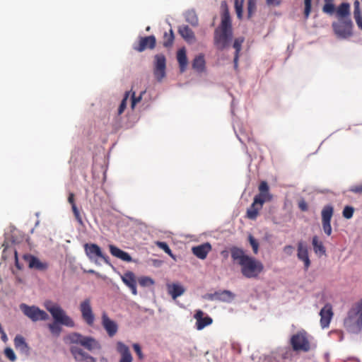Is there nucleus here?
Returning a JSON list of instances; mask_svg holds the SVG:
<instances>
[{
  "mask_svg": "<svg viewBox=\"0 0 362 362\" xmlns=\"http://www.w3.org/2000/svg\"><path fill=\"white\" fill-rule=\"evenodd\" d=\"M235 8L237 16L239 18H242L243 13V0H235Z\"/></svg>",
  "mask_w": 362,
  "mask_h": 362,
  "instance_id": "a18cd8bd",
  "label": "nucleus"
},
{
  "mask_svg": "<svg viewBox=\"0 0 362 362\" xmlns=\"http://www.w3.org/2000/svg\"><path fill=\"white\" fill-rule=\"evenodd\" d=\"M349 190L356 194H362V184L354 185L351 187Z\"/></svg>",
  "mask_w": 362,
  "mask_h": 362,
  "instance_id": "5fc2aeb1",
  "label": "nucleus"
},
{
  "mask_svg": "<svg viewBox=\"0 0 362 362\" xmlns=\"http://www.w3.org/2000/svg\"><path fill=\"white\" fill-rule=\"evenodd\" d=\"M256 10V0H248L247 2V16L251 18Z\"/></svg>",
  "mask_w": 362,
  "mask_h": 362,
  "instance_id": "58836bf2",
  "label": "nucleus"
},
{
  "mask_svg": "<svg viewBox=\"0 0 362 362\" xmlns=\"http://www.w3.org/2000/svg\"><path fill=\"white\" fill-rule=\"evenodd\" d=\"M334 209L331 205H326L323 207L322 215V225L325 233L329 236L332 234L331 219L333 216Z\"/></svg>",
  "mask_w": 362,
  "mask_h": 362,
  "instance_id": "9b49d317",
  "label": "nucleus"
},
{
  "mask_svg": "<svg viewBox=\"0 0 362 362\" xmlns=\"http://www.w3.org/2000/svg\"><path fill=\"white\" fill-rule=\"evenodd\" d=\"M45 308L51 314L54 320V323L48 325L49 331L54 335L59 336L62 332V327L59 324L68 327H74L75 322L71 317L66 315V312L57 303L52 301H46Z\"/></svg>",
  "mask_w": 362,
  "mask_h": 362,
  "instance_id": "f03ea898",
  "label": "nucleus"
},
{
  "mask_svg": "<svg viewBox=\"0 0 362 362\" xmlns=\"http://www.w3.org/2000/svg\"><path fill=\"white\" fill-rule=\"evenodd\" d=\"M217 30L230 31L232 32L231 21L229 12L226 9L221 16V23Z\"/></svg>",
  "mask_w": 362,
  "mask_h": 362,
  "instance_id": "a878e982",
  "label": "nucleus"
},
{
  "mask_svg": "<svg viewBox=\"0 0 362 362\" xmlns=\"http://www.w3.org/2000/svg\"><path fill=\"white\" fill-rule=\"evenodd\" d=\"M70 352L75 361L78 362H97L96 359L77 346H71Z\"/></svg>",
  "mask_w": 362,
  "mask_h": 362,
  "instance_id": "4468645a",
  "label": "nucleus"
},
{
  "mask_svg": "<svg viewBox=\"0 0 362 362\" xmlns=\"http://www.w3.org/2000/svg\"><path fill=\"white\" fill-rule=\"evenodd\" d=\"M14 346L16 349L21 351L22 353H29V346L26 343L24 337L21 335L16 336V337L14 338Z\"/></svg>",
  "mask_w": 362,
  "mask_h": 362,
  "instance_id": "c756f323",
  "label": "nucleus"
},
{
  "mask_svg": "<svg viewBox=\"0 0 362 362\" xmlns=\"http://www.w3.org/2000/svg\"><path fill=\"white\" fill-rule=\"evenodd\" d=\"M132 346H133V349H134L135 353L136 354V355L138 356V358L140 361H142L144 358V355L142 353V350H141L140 345L139 344H134L132 345Z\"/></svg>",
  "mask_w": 362,
  "mask_h": 362,
  "instance_id": "de8ad7c7",
  "label": "nucleus"
},
{
  "mask_svg": "<svg viewBox=\"0 0 362 362\" xmlns=\"http://www.w3.org/2000/svg\"><path fill=\"white\" fill-rule=\"evenodd\" d=\"M211 250V245L209 243H206L198 246L193 247L192 251L197 257L201 259H204Z\"/></svg>",
  "mask_w": 362,
  "mask_h": 362,
  "instance_id": "412c9836",
  "label": "nucleus"
},
{
  "mask_svg": "<svg viewBox=\"0 0 362 362\" xmlns=\"http://www.w3.org/2000/svg\"><path fill=\"white\" fill-rule=\"evenodd\" d=\"M1 334V339L4 341H7V336L4 332V330L3 329V332H0Z\"/></svg>",
  "mask_w": 362,
  "mask_h": 362,
  "instance_id": "e2e57ef3",
  "label": "nucleus"
},
{
  "mask_svg": "<svg viewBox=\"0 0 362 362\" xmlns=\"http://www.w3.org/2000/svg\"><path fill=\"white\" fill-rule=\"evenodd\" d=\"M297 257L304 264L305 270H308L310 266L308 247L305 242L300 240L297 243Z\"/></svg>",
  "mask_w": 362,
  "mask_h": 362,
  "instance_id": "f8f14e48",
  "label": "nucleus"
},
{
  "mask_svg": "<svg viewBox=\"0 0 362 362\" xmlns=\"http://www.w3.org/2000/svg\"><path fill=\"white\" fill-rule=\"evenodd\" d=\"M71 209H72V211L74 213V215L76 219L81 225H82L83 224L82 218H81V216L80 214V212H79L76 204H73V205L71 206Z\"/></svg>",
  "mask_w": 362,
  "mask_h": 362,
  "instance_id": "49530a36",
  "label": "nucleus"
},
{
  "mask_svg": "<svg viewBox=\"0 0 362 362\" xmlns=\"http://www.w3.org/2000/svg\"><path fill=\"white\" fill-rule=\"evenodd\" d=\"M24 259L28 262V266L31 269L39 271H45L47 269L48 265L46 262H41L37 257L31 255H25Z\"/></svg>",
  "mask_w": 362,
  "mask_h": 362,
  "instance_id": "a211bd4d",
  "label": "nucleus"
},
{
  "mask_svg": "<svg viewBox=\"0 0 362 362\" xmlns=\"http://www.w3.org/2000/svg\"><path fill=\"white\" fill-rule=\"evenodd\" d=\"M355 20L358 26L362 30V17L361 16L358 18H356Z\"/></svg>",
  "mask_w": 362,
  "mask_h": 362,
  "instance_id": "052dcab7",
  "label": "nucleus"
},
{
  "mask_svg": "<svg viewBox=\"0 0 362 362\" xmlns=\"http://www.w3.org/2000/svg\"><path fill=\"white\" fill-rule=\"evenodd\" d=\"M109 248L110 252L112 256L117 257L127 262H132V257L127 252L122 250L121 249L118 248L117 247L113 245H110Z\"/></svg>",
  "mask_w": 362,
  "mask_h": 362,
  "instance_id": "5701e85b",
  "label": "nucleus"
},
{
  "mask_svg": "<svg viewBox=\"0 0 362 362\" xmlns=\"http://www.w3.org/2000/svg\"><path fill=\"white\" fill-rule=\"evenodd\" d=\"M311 1L312 0H304L305 10L304 16L305 18H308L311 11Z\"/></svg>",
  "mask_w": 362,
  "mask_h": 362,
  "instance_id": "09e8293b",
  "label": "nucleus"
},
{
  "mask_svg": "<svg viewBox=\"0 0 362 362\" xmlns=\"http://www.w3.org/2000/svg\"><path fill=\"white\" fill-rule=\"evenodd\" d=\"M101 324L110 337H113L118 331V325L111 320L107 313L103 312L101 316Z\"/></svg>",
  "mask_w": 362,
  "mask_h": 362,
  "instance_id": "ddd939ff",
  "label": "nucleus"
},
{
  "mask_svg": "<svg viewBox=\"0 0 362 362\" xmlns=\"http://www.w3.org/2000/svg\"><path fill=\"white\" fill-rule=\"evenodd\" d=\"M117 351L120 355L119 362H132L133 357L130 352L129 348L122 341L117 343Z\"/></svg>",
  "mask_w": 362,
  "mask_h": 362,
  "instance_id": "6ab92c4d",
  "label": "nucleus"
},
{
  "mask_svg": "<svg viewBox=\"0 0 362 362\" xmlns=\"http://www.w3.org/2000/svg\"><path fill=\"white\" fill-rule=\"evenodd\" d=\"M68 202L71 206L73 205V204H75L74 193L70 192L69 194Z\"/></svg>",
  "mask_w": 362,
  "mask_h": 362,
  "instance_id": "bf43d9fd",
  "label": "nucleus"
},
{
  "mask_svg": "<svg viewBox=\"0 0 362 362\" xmlns=\"http://www.w3.org/2000/svg\"><path fill=\"white\" fill-rule=\"evenodd\" d=\"M268 6H278L281 4V0H266Z\"/></svg>",
  "mask_w": 362,
  "mask_h": 362,
  "instance_id": "6e6d98bb",
  "label": "nucleus"
},
{
  "mask_svg": "<svg viewBox=\"0 0 362 362\" xmlns=\"http://www.w3.org/2000/svg\"><path fill=\"white\" fill-rule=\"evenodd\" d=\"M20 309L26 317L33 322L47 320L49 318V315L45 311L35 305L22 303L20 305Z\"/></svg>",
  "mask_w": 362,
  "mask_h": 362,
  "instance_id": "423d86ee",
  "label": "nucleus"
},
{
  "mask_svg": "<svg viewBox=\"0 0 362 362\" xmlns=\"http://www.w3.org/2000/svg\"><path fill=\"white\" fill-rule=\"evenodd\" d=\"M122 281L131 289L134 295L137 294L136 281L135 275L132 272H127L122 276Z\"/></svg>",
  "mask_w": 362,
  "mask_h": 362,
  "instance_id": "4be33fe9",
  "label": "nucleus"
},
{
  "mask_svg": "<svg viewBox=\"0 0 362 362\" xmlns=\"http://www.w3.org/2000/svg\"><path fill=\"white\" fill-rule=\"evenodd\" d=\"M214 296L217 300L221 301H230L234 298V294L228 290L216 292Z\"/></svg>",
  "mask_w": 362,
  "mask_h": 362,
  "instance_id": "2f4dec72",
  "label": "nucleus"
},
{
  "mask_svg": "<svg viewBox=\"0 0 362 362\" xmlns=\"http://www.w3.org/2000/svg\"><path fill=\"white\" fill-rule=\"evenodd\" d=\"M335 34L341 38H346L352 34V22L349 18L340 19L337 23H332Z\"/></svg>",
  "mask_w": 362,
  "mask_h": 362,
  "instance_id": "6e6552de",
  "label": "nucleus"
},
{
  "mask_svg": "<svg viewBox=\"0 0 362 362\" xmlns=\"http://www.w3.org/2000/svg\"><path fill=\"white\" fill-rule=\"evenodd\" d=\"M354 212V208L351 206H346L342 211V215L345 218L349 219L352 218Z\"/></svg>",
  "mask_w": 362,
  "mask_h": 362,
  "instance_id": "37998d69",
  "label": "nucleus"
},
{
  "mask_svg": "<svg viewBox=\"0 0 362 362\" xmlns=\"http://www.w3.org/2000/svg\"><path fill=\"white\" fill-rule=\"evenodd\" d=\"M312 245L313 247L314 252L321 257L326 254V249L323 245V243L320 240L318 236L314 235L312 238Z\"/></svg>",
  "mask_w": 362,
  "mask_h": 362,
  "instance_id": "cd10ccee",
  "label": "nucleus"
},
{
  "mask_svg": "<svg viewBox=\"0 0 362 362\" xmlns=\"http://www.w3.org/2000/svg\"><path fill=\"white\" fill-rule=\"evenodd\" d=\"M298 206L300 209V210L303 211H305L308 210V204L304 201H302V202H299Z\"/></svg>",
  "mask_w": 362,
  "mask_h": 362,
  "instance_id": "13d9d810",
  "label": "nucleus"
},
{
  "mask_svg": "<svg viewBox=\"0 0 362 362\" xmlns=\"http://www.w3.org/2000/svg\"><path fill=\"white\" fill-rule=\"evenodd\" d=\"M153 74L157 81H161L165 77L166 59L164 54H158L154 57Z\"/></svg>",
  "mask_w": 362,
  "mask_h": 362,
  "instance_id": "9d476101",
  "label": "nucleus"
},
{
  "mask_svg": "<svg viewBox=\"0 0 362 362\" xmlns=\"http://www.w3.org/2000/svg\"><path fill=\"white\" fill-rule=\"evenodd\" d=\"M167 287L168 293L174 300L185 293L184 287L178 284H168Z\"/></svg>",
  "mask_w": 362,
  "mask_h": 362,
  "instance_id": "c85d7f7f",
  "label": "nucleus"
},
{
  "mask_svg": "<svg viewBox=\"0 0 362 362\" xmlns=\"http://www.w3.org/2000/svg\"><path fill=\"white\" fill-rule=\"evenodd\" d=\"M230 255L233 261L240 266L242 274L247 279L257 278L264 270L260 261L248 256L241 248L233 247Z\"/></svg>",
  "mask_w": 362,
  "mask_h": 362,
  "instance_id": "f257e3e1",
  "label": "nucleus"
},
{
  "mask_svg": "<svg viewBox=\"0 0 362 362\" xmlns=\"http://www.w3.org/2000/svg\"><path fill=\"white\" fill-rule=\"evenodd\" d=\"M344 326L349 332L358 334L362 329V298L356 302L344 320Z\"/></svg>",
  "mask_w": 362,
  "mask_h": 362,
  "instance_id": "7ed1b4c3",
  "label": "nucleus"
},
{
  "mask_svg": "<svg viewBox=\"0 0 362 362\" xmlns=\"http://www.w3.org/2000/svg\"><path fill=\"white\" fill-rule=\"evenodd\" d=\"M192 66V69L198 73L204 72L206 68L204 55L203 54H199L196 56L193 59Z\"/></svg>",
  "mask_w": 362,
  "mask_h": 362,
  "instance_id": "b1692460",
  "label": "nucleus"
},
{
  "mask_svg": "<svg viewBox=\"0 0 362 362\" xmlns=\"http://www.w3.org/2000/svg\"><path fill=\"white\" fill-rule=\"evenodd\" d=\"M194 318L196 320L195 326L197 330H202L213 322L212 318L207 315L204 316V313L201 310H196Z\"/></svg>",
  "mask_w": 362,
  "mask_h": 362,
  "instance_id": "2eb2a0df",
  "label": "nucleus"
},
{
  "mask_svg": "<svg viewBox=\"0 0 362 362\" xmlns=\"http://www.w3.org/2000/svg\"><path fill=\"white\" fill-rule=\"evenodd\" d=\"M326 2H332V0H325Z\"/></svg>",
  "mask_w": 362,
  "mask_h": 362,
  "instance_id": "0e129e2a",
  "label": "nucleus"
},
{
  "mask_svg": "<svg viewBox=\"0 0 362 362\" xmlns=\"http://www.w3.org/2000/svg\"><path fill=\"white\" fill-rule=\"evenodd\" d=\"M272 199V195L270 194H265L259 192L254 198L255 203H258L260 205H263L265 202H269Z\"/></svg>",
  "mask_w": 362,
  "mask_h": 362,
  "instance_id": "c9c22d12",
  "label": "nucleus"
},
{
  "mask_svg": "<svg viewBox=\"0 0 362 362\" xmlns=\"http://www.w3.org/2000/svg\"><path fill=\"white\" fill-rule=\"evenodd\" d=\"M293 251V247L292 245H286L284 247V252L288 255H291Z\"/></svg>",
  "mask_w": 362,
  "mask_h": 362,
  "instance_id": "4d7b16f0",
  "label": "nucleus"
},
{
  "mask_svg": "<svg viewBox=\"0 0 362 362\" xmlns=\"http://www.w3.org/2000/svg\"><path fill=\"white\" fill-rule=\"evenodd\" d=\"M325 13H332L334 11V6L331 2H326L322 8Z\"/></svg>",
  "mask_w": 362,
  "mask_h": 362,
  "instance_id": "3c124183",
  "label": "nucleus"
},
{
  "mask_svg": "<svg viewBox=\"0 0 362 362\" xmlns=\"http://www.w3.org/2000/svg\"><path fill=\"white\" fill-rule=\"evenodd\" d=\"M65 341L71 344L81 345L89 351L100 350V342L93 337L83 336L78 332H72L65 338Z\"/></svg>",
  "mask_w": 362,
  "mask_h": 362,
  "instance_id": "20e7f679",
  "label": "nucleus"
},
{
  "mask_svg": "<svg viewBox=\"0 0 362 362\" xmlns=\"http://www.w3.org/2000/svg\"><path fill=\"white\" fill-rule=\"evenodd\" d=\"M244 41L243 37L236 38L233 42V47L235 49V53L234 56V66L236 69L238 67V61L239 58V52L241 50L242 44Z\"/></svg>",
  "mask_w": 362,
  "mask_h": 362,
  "instance_id": "473e14b6",
  "label": "nucleus"
},
{
  "mask_svg": "<svg viewBox=\"0 0 362 362\" xmlns=\"http://www.w3.org/2000/svg\"><path fill=\"white\" fill-rule=\"evenodd\" d=\"M178 33L187 42H192L195 40V35L188 25H182L178 28Z\"/></svg>",
  "mask_w": 362,
  "mask_h": 362,
  "instance_id": "393cba45",
  "label": "nucleus"
},
{
  "mask_svg": "<svg viewBox=\"0 0 362 362\" xmlns=\"http://www.w3.org/2000/svg\"><path fill=\"white\" fill-rule=\"evenodd\" d=\"M79 310L84 322L88 326H93L95 321V315L91 306V300L90 298H86L81 301L79 305Z\"/></svg>",
  "mask_w": 362,
  "mask_h": 362,
  "instance_id": "1a4fd4ad",
  "label": "nucleus"
},
{
  "mask_svg": "<svg viewBox=\"0 0 362 362\" xmlns=\"http://www.w3.org/2000/svg\"><path fill=\"white\" fill-rule=\"evenodd\" d=\"M4 354L6 357L12 362H14L16 360V356L13 350L10 347H6L4 349Z\"/></svg>",
  "mask_w": 362,
  "mask_h": 362,
  "instance_id": "c03bdc74",
  "label": "nucleus"
},
{
  "mask_svg": "<svg viewBox=\"0 0 362 362\" xmlns=\"http://www.w3.org/2000/svg\"><path fill=\"white\" fill-rule=\"evenodd\" d=\"M185 20L193 26L198 25V18L194 11H188L186 13Z\"/></svg>",
  "mask_w": 362,
  "mask_h": 362,
  "instance_id": "e433bc0d",
  "label": "nucleus"
},
{
  "mask_svg": "<svg viewBox=\"0 0 362 362\" xmlns=\"http://www.w3.org/2000/svg\"><path fill=\"white\" fill-rule=\"evenodd\" d=\"M248 240L250 244V245L252 247V250L254 254H257L259 250V243L258 241L252 235H249L248 236Z\"/></svg>",
  "mask_w": 362,
  "mask_h": 362,
  "instance_id": "a19ab883",
  "label": "nucleus"
},
{
  "mask_svg": "<svg viewBox=\"0 0 362 362\" xmlns=\"http://www.w3.org/2000/svg\"><path fill=\"white\" fill-rule=\"evenodd\" d=\"M156 45V40L154 35L140 37L139 44L134 47V49L139 52L146 49H153Z\"/></svg>",
  "mask_w": 362,
  "mask_h": 362,
  "instance_id": "dca6fc26",
  "label": "nucleus"
},
{
  "mask_svg": "<svg viewBox=\"0 0 362 362\" xmlns=\"http://www.w3.org/2000/svg\"><path fill=\"white\" fill-rule=\"evenodd\" d=\"M290 343L295 351L308 352L310 349V344L305 331H300L293 334L291 338Z\"/></svg>",
  "mask_w": 362,
  "mask_h": 362,
  "instance_id": "39448f33",
  "label": "nucleus"
},
{
  "mask_svg": "<svg viewBox=\"0 0 362 362\" xmlns=\"http://www.w3.org/2000/svg\"><path fill=\"white\" fill-rule=\"evenodd\" d=\"M86 255L89 259H92L95 257H100L107 262V257L103 254L100 247L96 244L86 243L84 245Z\"/></svg>",
  "mask_w": 362,
  "mask_h": 362,
  "instance_id": "f3484780",
  "label": "nucleus"
},
{
  "mask_svg": "<svg viewBox=\"0 0 362 362\" xmlns=\"http://www.w3.org/2000/svg\"><path fill=\"white\" fill-rule=\"evenodd\" d=\"M174 33L172 29H170L169 33L165 32L163 35V45L165 47H170L174 42Z\"/></svg>",
  "mask_w": 362,
  "mask_h": 362,
  "instance_id": "72a5a7b5",
  "label": "nucleus"
},
{
  "mask_svg": "<svg viewBox=\"0 0 362 362\" xmlns=\"http://www.w3.org/2000/svg\"><path fill=\"white\" fill-rule=\"evenodd\" d=\"M354 16L355 19L361 16L360 8H359V2L358 1H356L354 2Z\"/></svg>",
  "mask_w": 362,
  "mask_h": 362,
  "instance_id": "603ef678",
  "label": "nucleus"
},
{
  "mask_svg": "<svg viewBox=\"0 0 362 362\" xmlns=\"http://www.w3.org/2000/svg\"><path fill=\"white\" fill-rule=\"evenodd\" d=\"M139 283L141 286H151L154 284V281L148 276H142L139 279Z\"/></svg>",
  "mask_w": 362,
  "mask_h": 362,
  "instance_id": "79ce46f5",
  "label": "nucleus"
},
{
  "mask_svg": "<svg viewBox=\"0 0 362 362\" xmlns=\"http://www.w3.org/2000/svg\"><path fill=\"white\" fill-rule=\"evenodd\" d=\"M262 206L263 205H260L259 204L255 203V202L253 201L252 205L247 210V217L252 220L256 219L259 214V211L262 209Z\"/></svg>",
  "mask_w": 362,
  "mask_h": 362,
  "instance_id": "7c9ffc66",
  "label": "nucleus"
},
{
  "mask_svg": "<svg viewBox=\"0 0 362 362\" xmlns=\"http://www.w3.org/2000/svg\"><path fill=\"white\" fill-rule=\"evenodd\" d=\"M15 260H16V267H18V269H21L19 264H18V255H17V252L15 251Z\"/></svg>",
  "mask_w": 362,
  "mask_h": 362,
  "instance_id": "680f3d73",
  "label": "nucleus"
},
{
  "mask_svg": "<svg viewBox=\"0 0 362 362\" xmlns=\"http://www.w3.org/2000/svg\"><path fill=\"white\" fill-rule=\"evenodd\" d=\"M89 272H90V273H93V272H94V271H93V270H90V271H89Z\"/></svg>",
  "mask_w": 362,
  "mask_h": 362,
  "instance_id": "338daca9",
  "label": "nucleus"
},
{
  "mask_svg": "<svg viewBox=\"0 0 362 362\" xmlns=\"http://www.w3.org/2000/svg\"><path fill=\"white\" fill-rule=\"evenodd\" d=\"M350 13V5L348 3H342L337 9V15L340 18L346 17Z\"/></svg>",
  "mask_w": 362,
  "mask_h": 362,
  "instance_id": "f704fd0d",
  "label": "nucleus"
},
{
  "mask_svg": "<svg viewBox=\"0 0 362 362\" xmlns=\"http://www.w3.org/2000/svg\"><path fill=\"white\" fill-rule=\"evenodd\" d=\"M320 325L322 328L327 327L333 316V312L331 305L327 304L320 312Z\"/></svg>",
  "mask_w": 362,
  "mask_h": 362,
  "instance_id": "aec40b11",
  "label": "nucleus"
},
{
  "mask_svg": "<svg viewBox=\"0 0 362 362\" xmlns=\"http://www.w3.org/2000/svg\"><path fill=\"white\" fill-rule=\"evenodd\" d=\"M129 96V92H126L124 98L122 99L117 110V113L119 115H122L127 107V101L128 100V98Z\"/></svg>",
  "mask_w": 362,
  "mask_h": 362,
  "instance_id": "4c0bfd02",
  "label": "nucleus"
},
{
  "mask_svg": "<svg viewBox=\"0 0 362 362\" xmlns=\"http://www.w3.org/2000/svg\"><path fill=\"white\" fill-rule=\"evenodd\" d=\"M156 245L161 250H163L165 253L169 255L170 257H174L170 248L168 245L165 242L158 241L156 243Z\"/></svg>",
  "mask_w": 362,
  "mask_h": 362,
  "instance_id": "ea45409f",
  "label": "nucleus"
},
{
  "mask_svg": "<svg viewBox=\"0 0 362 362\" xmlns=\"http://www.w3.org/2000/svg\"><path fill=\"white\" fill-rule=\"evenodd\" d=\"M232 37L233 32L216 29L214 31V43L216 49L223 50L228 47Z\"/></svg>",
  "mask_w": 362,
  "mask_h": 362,
  "instance_id": "0eeeda50",
  "label": "nucleus"
},
{
  "mask_svg": "<svg viewBox=\"0 0 362 362\" xmlns=\"http://www.w3.org/2000/svg\"><path fill=\"white\" fill-rule=\"evenodd\" d=\"M259 191L261 193L269 194V187L266 181H262L259 185Z\"/></svg>",
  "mask_w": 362,
  "mask_h": 362,
  "instance_id": "8fccbe9b",
  "label": "nucleus"
},
{
  "mask_svg": "<svg viewBox=\"0 0 362 362\" xmlns=\"http://www.w3.org/2000/svg\"><path fill=\"white\" fill-rule=\"evenodd\" d=\"M177 59L180 66V70L181 73L186 71L188 60L186 54V50L185 48L180 49L177 52Z\"/></svg>",
  "mask_w": 362,
  "mask_h": 362,
  "instance_id": "bb28decb",
  "label": "nucleus"
},
{
  "mask_svg": "<svg viewBox=\"0 0 362 362\" xmlns=\"http://www.w3.org/2000/svg\"><path fill=\"white\" fill-rule=\"evenodd\" d=\"M150 30V27L146 28V30L148 31Z\"/></svg>",
  "mask_w": 362,
  "mask_h": 362,
  "instance_id": "69168bd1",
  "label": "nucleus"
},
{
  "mask_svg": "<svg viewBox=\"0 0 362 362\" xmlns=\"http://www.w3.org/2000/svg\"><path fill=\"white\" fill-rule=\"evenodd\" d=\"M141 100V94L139 97H135V93L132 96V108L134 109L135 105Z\"/></svg>",
  "mask_w": 362,
  "mask_h": 362,
  "instance_id": "864d4df0",
  "label": "nucleus"
}]
</instances>
